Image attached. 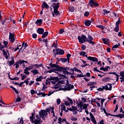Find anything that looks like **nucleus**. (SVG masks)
Here are the masks:
<instances>
[{"mask_svg": "<svg viewBox=\"0 0 124 124\" xmlns=\"http://www.w3.org/2000/svg\"><path fill=\"white\" fill-rule=\"evenodd\" d=\"M78 39L80 44H83V43L87 42V36L85 35H82L81 36H78Z\"/></svg>", "mask_w": 124, "mask_h": 124, "instance_id": "nucleus-1", "label": "nucleus"}, {"mask_svg": "<svg viewBox=\"0 0 124 124\" xmlns=\"http://www.w3.org/2000/svg\"><path fill=\"white\" fill-rule=\"evenodd\" d=\"M88 4H90V7H98L99 6V3L94 1L93 0H89Z\"/></svg>", "mask_w": 124, "mask_h": 124, "instance_id": "nucleus-2", "label": "nucleus"}, {"mask_svg": "<svg viewBox=\"0 0 124 124\" xmlns=\"http://www.w3.org/2000/svg\"><path fill=\"white\" fill-rule=\"evenodd\" d=\"M87 42H88V43H90V44H93V45H94L95 44V43L94 42H93V38L90 35V34H88V37L87 38H86Z\"/></svg>", "mask_w": 124, "mask_h": 124, "instance_id": "nucleus-3", "label": "nucleus"}, {"mask_svg": "<svg viewBox=\"0 0 124 124\" xmlns=\"http://www.w3.org/2000/svg\"><path fill=\"white\" fill-rule=\"evenodd\" d=\"M9 39L11 43H13L15 41V34L9 32Z\"/></svg>", "mask_w": 124, "mask_h": 124, "instance_id": "nucleus-4", "label": "nucleus"}, {"mask_svg": "<svg viewBox=\"0 0 124 124\" xmlns=\"http://www.w3.org/2000/svg\"><path fill=\"white\" fill-rule=\"evenodd\" d=\"M53 10L56 11V10H58L59 8L60 7V2H57V3H53L52 5Z\"/></svg>", "mask_w": 124, "mask_h": 124, "instance_id": "nucleus-5", "label": "nucleus"}, {"mask_svg": "<svg viewBox=\"0 0 124 124\" xmlns=\"http://www.w3.org/2000/svg\"><path fill=\"white\" fill-rule=\"evenodd\" d=\"M112 85V84L111 83H108L107 85H106V86H104L105 91H112V88H113Z\"/></svg>", "mask_w": 124, "mask_h": 124, "instance_id": "nucleus-6", "label": "nucleus"}, {"mask_svg": "<svg viewBox=\"0 0 124 124\" xmlns=\"http://www.w3.org/2000/svg\"><path fill=\"white\" fill-rule=\"evenodd\" d=\"M56 53L55 55H64V51L61 48H56Z\"/></svg>", "mask_w": 124, "mask_h": 124, "instance_id": "nucleus-7", "label": "nucleus"}, {"mask_svg": "<svg viewBox=\"0 0 124 124\" xmlns=\"http://www.w3.org/2000/svg\"><path fill=\"white\" fill-rule=\"evenodd\" d=\"M49 66L50 67H51L52 68H53V69L55 70L56 71H58V68L59 67L60 65L57 64H53V63H50L49 64Z\"/></svg>", "mask_w": 124, "mask_h": 124, "instance_id": "nucleus-8", "label": "nucleus"}, {"mask_svg": "<svg viewBox=\"0 0 124 124\" xmlns=\"http://www.w3.org/2000/svg\"><path fill=\"white\" fill-rule=\"evenodd\" d=\"M88 60L89 61H91L92 62H98V59L94 57L89 56L88 57Z\"/></svg>", "mask_w": 124, "mask_h": 124, "instance_id": "nucleus-9", "label": "nucleus"}, {"mask_svg": "<svg viewBox=\"0 0 124 124\" xmlns=\"http://www.w3.org/2000/svg\"><path fill=\"white\" fill-rule=\"evenodd\" d=\"M66 91H71V90L74 89V85L72 84H69V86L64 88Z\"/></svg>", "mask_w": 124, "mask_h": 124, "instance_id": "nucleus-10", "label": "nucleus"}, {"mask_svg": "<svg viewBox=\"0 0 124 124\" xmlns=\"http://www.w3.org/2000/svg\"><path fill=\"white\" fill-rule=\"evenodd\" d=\"M57 71L59 72H62V71L63 73H64V72H65L66 71L65 67L59 66V67H58L57 68Z\"/></svg>", "mask_w": 124, "mask_h": 124, "instance_id": "nucleus-11", "label": "nucleus"}, {"mask_svg": "<svg viewBox=\"0 0 124 124\" xmlns=\"http://www.w3.org/2000/svg\"><path fill=\"white\" fill-rule=\"evenodd\" d=\"M35 93H36L37 95H39L40 97H45V96H46V93H45L39 92V93H37V91H35Z\"/></svg>", "mask_w": 124, "mask_h": 124, "instance_id": "nucleus-12", "label": "nucleus"}, {"mask_svg": "<svg viewBox=\"0 0 124 124\" xmlns=\"http://www.w3.org/2000/svg\"><path fill=\"white\" fill-rule=\"evenodd\" d=\"M47 80L49 81H59V77H52V76H50V78H47Z\"/></svg>", "mask_w": 124, "mask_h": 124, "instance_id": "nucleus-13", "label": "nucleus"}, {"mask_svg": "<svg viewBox=\"0 0 124 124\" xmlns=\"http://www.w3.org/2000/svg\"><path fill=\"white\" fill-rule=\"evenodd\" d=\"M36 31L39 34H43V33H44V29L39 28L37 29Z\"/></svg>", "mask_w": 124, "mask_h": 124, "instance_id": "nucleus-14", "label": "nucleus"}, {"mask_svg": "<svg viewBox=\"0 0 124 124\" xmlns=\"http://www.w3.org/2000/svg\"><path fill=\"white\" fill-rule=\"evenodd\" d=\"M42 23H43V20L42 19H37L35 22V24H36L37 26H41Z\"/></svg>", "mask_w": 124, "mask_h": 124, "instance_id": "nucleus-15", "label": "nucleus"}, {"mask_svg": "<svg viewBox=\"0 0 124 124\" xmlns=\"http://www.w3.org/2000/svg\"><path fill=\"white\" fill-rule=\"evenodd\" d=\"M84 24L86 27H90L91 25L92 24V21L90 20H86V21H85Z\"/></svg>", "mask_w": 124, "mask_h": 124, "instance_id": "nucleus-16", "label": "nucleus"}, {"mask_svg": "<svg viewBox=\"0 0 124 124\" xmlns=\"http://www.w3.org/2000/svg\"><path fill=\"white\" fill-rule=\"evenodd\" d=\"M39 114V117H45V110L41 109Z\"/></svg>", "mask_w": 124, "mask_h": 124, "instance_id": "nucleus-17", "label": "nucleus"}, {"mask_svg": "<svg viewBox=\"0 0 124 124\" xmlns=\"http://www.w3.org/2000/svg\"><path fill=\"white\" fill-rule=\"evenodd\" d=\"M11 61H10L9 62V66H11L12 65H13L14 63H15V62L14 61V58L12 57L11 58Z\"/></svg>", "mask_w": 124, "mask_h": 124, "instance_id": "nucleus-18", "label": "nucleus"}, {"mask_svg": "<svg viewBox=\"0 0 124 124\" xmlns=\"http://www.w3.org/2000/svg\"><path fill=\"white\" fill-rule=\"evenodd\" d=\"M31 72L32 73L34 76L38 74V73H39L38 72V70H37V69L32 70V71H31Z\"/></svg>", "mask_w": 124, "mask_h": 124, "instance_id": "nucleus-19", "label": "nucleus"}, {"mask_svg": "<svg viewBox=\"0 0 124 124\" xmlns=\"http://www.w3.org/2000/svg\"><path fill=\"white\" fill-rule=\"evenodd\" d=\"M42 121H41V119H35L34 120V124H39L42 123Z\"/></svg>", "mask_w": 124, "mask_h": 124, "instance_id": "nucleus-20", "label": "nucleus"}, {"mask_svg": "<svg viewBox=\"0 0 124 124\" xmlns=\"http://www.w3.org/2000/svg\"><path fill=\"white\" fill-rule=\"evenodd\" d=\"M110 80H112V79L109 78H105L102 79V81L105 82V83H106V82H110Z\"/></svg>", "mask_w": 124, "mask_h": 124, "instance_id": "nucleus-21", "label": "nucleus"}, {"mask_svg": "<svg viewBox=\"0 0 124 124\" xmlns=\"http://www.w3.org/2000/svg\"><path fill=\"white\" fill-rule=\"evenodd\" d=\"M112 117H117L118 118H120V119H123V118H124V114H119L118 115H112Z\"/></svg>", "mask_w": 124, "mask_h": 124, "instance_id": "nucleus-22", "label": "nucleus"}, {"mask_svg": "<svg viewBox=\"0 0 124 124\" xmlns=\"http://www.w3.org/2000/svg\"><path fill=\"white\" fill-rule=\"evenodd\" d=\"M96 28H99V29H100L102 31H103V30H104L105 29H106V30H107V28L105 27V26H103V25H96Z\"/></svg>", "mask_w": 124, "mask_h": 124, "instance_id": "nucleus-23", "label": "nucleus"}, {"mask_svg": "<svg viewBox=\"0 0 124 124\" xmlns=\"http://www.w3.org/2000/svg\"><path fill=\"white\" fill-rule=\"evenodd\" d=\"M119 31H120V26L115 25V28H114L113 31L115 32H119Z\"/></svg>", "mask_w": 124, "mask_h": 124, "instance_id": "nucleus-24", "label": "nucleus"}, {"mask_svg": "<svg viewBox=\"0 0 124 124\" xmlns=\"http://www.w3.org/2000/svg\"><path fill=\"white\" fill-rule=\"evenodd\" d=\"M42 79H46V77L43 78V76H40L38 78L36 79V82H41Z\"/></svg>", "mask_w": 124, "mask_h": 124, "instance_id": "nucleus-25", "label": "nucleus"}, {"mask_svg": "<svg viewBox=\"0 0 124 124\" xmlns=\"http://www.w3.org/2000/svg\"><path fill=\"white\" fill-rule=\"evenodd\" d=\"M48 31L44 32V33L42 34L43 35H42V38H45V37L48 35Z\"/></svg>", "mask_w": 124, "mask_h": 124, "instance_id": "nucleus-26", "label": "nucleus"}, {"mask_svg": "<svg viewBox=\"0 0 124 124\" xmlns=\"http://www.w3.org/2000/svg\"><path fill=\"white\" fill-rule=\"evenodd\" d=\"M102 40L103 43L106 44V45H107V44H108V41H109V39L103 38L102 39Z\"/></svg>", "mask_w": 124, "mask_h": 124, "instance_id": "nucleus-27", "label": "nucleus"}, {"mask_svg": "<svg viewBox=\"0 0 124 124\" xmlns=\"http://www.w3.org/2000/svg\"><path fill=\"white\" fill-rule=\"evenodd\" d=\"M43 4L44 6L45 7V8H46V9H48V8H50V6H49L48 5V4L46 3V2H45V1H44L43 2Z\"/></svg>", "mask_w": 124, "mask_h": 124, "instance_id": "nucleus-28", "label": "nucleus"}, {"mask_svg": "<svg viewBox=\"0 0 124 124\" xmlns=\"http://www.w3.org/2000/svg\"><path fill=\"white\" fill-rule=\"evenodd\" d=\"M57 71H56V70L52 69H50L49 71H47L46 72L47 73H52V72H54V73H58V72H56Z\"/></svg>", "mask_w": 124, "mask_h": 124, "instance_id": "nucleus-29", "label": "nucleus"}, {"mask_svg": "<svg viewBox=\"0 0 124 124\" xmlns=\"http://www.w3.org/2000/svg\"><path fill=\"white\" fill-rule=\"evenodd\" d=\"M121 18L119 17V18L118 19V21L116 22L115 26H117L118 27H120V24H121Z\"/></svg>", "mask_w": 124, "mask_h": 124, "instance_id": "nucleus-30", "label": "nucleus"}, {"mask_svg": "<svg viewBox=\"0 0 124 124\" xmlns=\"http://www.w3.org/2000/svg\"><path fill=\"white\" fill-rule=\"evenodd\" d=\"M30 119L31 124H34V120H35V116H33V117H30Z\"/></svg>", "mask_w": 124, "mask_h": 124, "instance_id": "nucleus-31", "label": "nucleus"}, {"mask_svg": "<svg viewBox=\"0 0 124 124\" xmlns=\"http://www.w3.org/2000/svg\"><path fill=\"white\" fill-rule=\"evenodd\" d=\"M51 47H54V48H55V49H57V48H58L57 44H56V43L54 42L52 45H51Z\"/></svg>", "mask_w": 124, "mask_h": 124, "instance_id": "nucleus-32", "label": "nucleus"}, {"mask_svg": "<svg viewBox=\"0 0 124 124\" xmlns=\"http://www.w3.org/2000/svg\"><path fill=\"white\" fill-rule=\"evenodd\" d=\"M54 13L55 14L56 16H59L61 14L60 12L58 11V10H56L55 11H53Z\"/></svg>", "mask_w": 124, "mask_h": 124, "instance_id": "nucleus-33", "label": "nucleus"}, {"mask_svg": "<svg viewBox=\"0 0 124 124\" xmlns=\"http://www.w3.org/2000/svg\"><path fill=\"white\" fill-rule=\"evenodd\" d=\"M108 74H113V75H115L116 77H120V75L117 74V73L116 72H108Z\"/></svg>", "mask_w": 124, "mask_h": 124, "instance_id": "nucleus-34", "label": "nucleus"}, {"mask_svg": "<svg viewBox=\"0 0 124 124\" xmlns=\"http://www.w3.org/2000/svg\"><path fill=\"white\" fill-rule=\"evenodd\" d=\"M103 12H104V15H105L106 14H108V13H110V11H107L106 9H104L103 10Z\"/></svg>", "mask_w": 124, "mask_h": 124, "instance_id": "nucleus-35", "label": "nucleus"}, {"mask_svg": "<svg viewBox=\"0 0 124 124\" xmlns=\"http://www.w3.org/2000/svg\"><path fill=\"white\" fill-rule=\"evenodd\" d=\"M87 53H86L85 51H81L79 53L80 56H82V57H85V55H86Z\"/></svg>", "mask_w": 124, "mask_h": 124, "instance_id": "nucleus-36", "label": "nucleus"}, {"mask_svg": "<svg viewBox=\"0 0 124 124\" xmlns=\"http://www.w3.org/2000/svg\"><path fill=\"white\" fill-rule=\"evenodd\" d=\"M74 10H75L74 7H70L69 9V11L70 12H74Z\"/></svg>", "mask_w": 124, "mask_h": 124, "instance_id": "nucleus-37", "label": "nucleus"}, {"mask_svg": "<svg viewBox=\"0 0 124 124\" xmlns=\"http://www.w3.org/2000/svg\"><path fill=\"white\" fill-rule=\"evenodd\" d=\"M93 85H94V82H90L87 84V86L89 87H90V86L91 87L92 86H93Z\"/></svg>", "mask_w": 124, "mask_h": 124, "instance_id": "nucleus-38", "label": "nucleus"}, {"mask_svg": "<svg viewBox=\"0 0 124 124\" xmlns=\"http://www.w3.org/2000/svg\"><path fill=\"white\" fill-rule=\"evenodd\" d=\"M71 121H77V120H78V119H77V118H76V117H75L74 116H72L71 117Z\"/></svg>", "mask_w": 124, "mask_h": 124, "instance_id": "nucleus-39", "label": "nucleus"}, {"mask_svg": "<svg viewBox=\"0 0 124 124\" xmlns=\"http://www.w3.org/2000/svg\"><path fill=\"white\" fill-rule=\"evenodd\" d=\"M61 61L62 62H67V59L61 58Z\"/></svg>", "mask_w": 124, "mask_h": 124, "instance_id": "nucleus-40", "label": "nucleus"}, {"mask_svg": "<svg viewBox=\"0 0 124 124\" xmlns=\"http://www.w3.org/2000/svg\"><path fill=\"white\" fill-rule=\"evenodd\" d=\"M22 100V99L20 97H19V95H17V97L16 99V102H20Z\"/></svg>", "mask_w": 124, "mask_h": 124, "instance_id": "nucleus-41", "label": "nucleus"}, {"mask_svg": "<svg viewBox=\"0 0 124 124\" xmlns=\"http://www.w3.org/2000/svg\"><path fill=\"white\" fill-rule=\"evenodd\" d=\"M119 48V45H115L114 46H113L112 47V50H113V51H114L115 48Z\"/></svg>", "mask_w": 124, "mask_h": 124, "instance_id": "nucleus-42", "label": "nucleus"}, {"mask_svg": "<svg viewBox=\"0 0 124 124\" xmlns=\"http://www.w3.org/2000/svg\"><path fill=\"white\" fill-rule=\"evenodd\" d=\"M89 15H90V12L86 11L84 13V16H85V17H88Z\"/></svg>", "mask_w": 124, "mask_h": 124, "instance_id": "nucleus-43", "label": "nucleus"}, {"mask_svg": "<svg viewBox=\"0 0 124 124\" xmlns=\"http://www.w3.org/2000/svg\"><path fill=\"white\" fill-rule=\"evenodd\" d=\"M104 86H102V88H99L98 89H97V90L99 92H102L103 91V90H105L104 89Z\"/></svg>", "mask_w": 124, "mask_h": 124, "instance_id": "nucleus-44", "label": "nucleus"}, {"mask_svg": "<svg viewBox=\"0 0 124 124\" xmlns=\"http://www.w3.org/2000/svg\"><path fill=\"white\" fill-rule=\"evenodd\" d=\"M19 124H24V118H23V117H21L20 121H19V123H18Z\"/></svg>", "mask_w": 124, "mask_h": 124, "instance_id": "nucleus-45", "label": "nucleus"}, {"mask_svg": "<svg viewBox=\"0 0 124 124\" xmlns=\"http://www.w3.org/2000/svg\"><path fill=\"white\" fill-rule=\"evenodd\" d=\"M29 67H30L31 69H34V67H35V64H31L30 66Z\"/></svg>", "mask_w": 124, "mask_h": 124, "instance_id": "nucleus-46", "label": "nucleus"}, {"mask_svg": "<svg viewBox=\"0 0 124 124\" xmlns=\"http://www.w3.org/2000/svg\"><path fill=\"white\" fill-rule=\"evenodd\" d=\"M97 87L94 85L90 86V91H93V89H96Z\"/></svg>", "mask_w": 124, "mask_h": 124, "instance_id": "nucleus-47", "label": "nucleus"}, {"mask_svg": "<svg viewBox=\"0 0 124 124\" xmlns=\"http://www.w3.org/2000/svg\"><path fill=\"white\" fill-rule=\"evenodd\" d=\"M81 48L82 49V50H86V49H87V46L85 45H82L81 46Z\"/></svg>", "mask_w": 124, "mask_h": 124, "instance_id": "nucleus-48", "label": "nucleus"}, {"mask_svg": "<svg viewBox=\"0 0 124 124\" xmlns=\"http://www.w3.org/2000/svg\"><path fill=\"white\" fill-rule=\"evenodd\" d=\"M62 119L61 118V117H59L58 119V124H62Z\"/></svg>", "mask_w": 124, "mask_h": 124, "instance_id": "nucleus-49", "label": "nucleus"}, {"mask_svg": "<svg viewBox=\"0 0 124 124\" xmlns=\"http://www.w3.org/2000/svg\"><path fill=\"white\" fill-rule=\"evenodd\" d=\"M53 93H54V92H51V91H49L48 92V93L47 94H46V95H47V96H50V95H51V94H53Z\"/></svg>", "mask_w": 124, "mask_h": 124, "instance_id": "nucleus-50", "label": "nucleus"}, {"mask_svg": "<svg viewBox=\"0 0 124 124\" xmlns=\"http://www.w3.org/2000/svg\"><path fill=\"white\" fill-rule=\"evenodd\" d=\"M64 32V30L63 29H61L59 30V34H62V33H63Z\"/></svg>", "mask_w": 124, "mask_h": 124, "instance_id": "nucleus-51", "label": "nucleus"}, {"mask_svg": "<svg viewBox=\"0 0 124 124\" xmlns=\"http://www.w3.org/2000/svg\"><path fill=\"white\" fill-rule=\"evenodd\" d=\"M24 73L26 75H30V72L26 70H24Z\"/></svg>", "mask_w": 124, "mask_h": 124, "instance_id": "nucleus-52", "label": "nucleus"}, {"mask_svg": "<svg viewBox=\"0 0 124 124\" xmlns=\"http://www.w3.org/2000/svg\"><path fill=\"white\" fill-rule=\"evenodd\" d=\"M32 37L34 39H35L37 37V34L36 33H33L32 34Z\"/></svg>", "mask_w": 124, "mask_h": 124, "instance_id": "nucleus-53", "label": "nucleus"}, {"mask_svg": "<svg viewBox=\"0 0 124 124\" xmlns=\"http://www.w3.org/2000/svg\"><path fill=\"white\" fill-rule=\"evenodd\" d=\"M67 99H68V100H69L70 101V104H71V105L73 104V101L72 100V99H71L69 97H67Z\"/></svg>", "mask_w": 124, "mask_h": 124, "instance_id": "nucleus-54", "label": "nucleus"}, {"mask_svg": "<svg viewBox=\"0 0 124 124\" xmlns=\"http://www.w3.org/2000/svg\"><path fill=\"white\" fill-rule=\"evenodd\" d=\"M6 20H7V19H6V18H5L4 20L1 19V24L4 25V23H5V21H6Z\"/></svg>", "mask_w": 124, "mask_h": 124, "instance_id": "nucleus-55", "label": "nucleus"}, {"mask_svg": "<svg viewBox=\"0 0 124 124\" xmlns=\"http://www.w3.org/2000/svg\"><path fill=\"white\" fill-rule=\"evenodd\" d=\"M2 51L3 52V55L4 56H7V53H6V51H5V49H3Z\"/></svg>", "mask_w": 124, "mask_h": 124, "instance_id": "nucleus-56", "label": "nucleus"}, {"mask_svg": "<svg viewBox=\"0 0 124 124\" xmlns=\"http://www.w3.org/2000/svg\"><path fill=\"white\" fill-rule=\"evenodd\" d=\"M64 103H65V105H66V106H70V103H69V102H68L66 101H64Z\"/></svg>", "mask_w": 124, "mask_h": 124, "instance_id": "nucleus-57", "label": "nucleus"}, {"mask_svg": "<svg viewBox=\"0 0 124 124\" xmlns=\"http://www.w3.org/2000/svg\"><path fill=\"white\" fill-rule=\"evenodd\" d=\"M108 68L110 69V66H107L104 69V71H108Z\"/></svg>", "mask_w": 124, "mask_h": 124, "instance_id": "nucleus-58", "label": "nucleus"}, {"mask_svg": "<svg viewBox=\"0 0 124 124\" xmlns=\"http://www.w3.org/2000/svg\"><path fill=\"white\" fill-rule=\"evenodd\" d=\"M88 105H89V104H84V105H83V109H87L88 108Z\"/></svg>", "mask_w": 124, "mask_h": 124, "instance_id": "nucleus-59", "label": "nucleus"}, {"mask_svg": "<svg viewBox=\"0 0 124 124\" xmlns=\"http://www.w3.org/2000/svg\"><path fill=\"white\" fill-rule=\"evenodd\" d=\"M31 95H33V94H34L35 93V91H34V90L32 89L31 91Z\"/></svg>", "mask_w": 124, "mask_h": 124, "instance_id": "nucleus-60", "label": "nucleus"}, {"mask_svg": "<svg viewBox=\"0 0 124 124\" xmlns=\"http://www.w3.org/2000/svg\"><path fill=\"white\" fill-rule=\"evenodd\" d=\"M120 75L121 77H124V71L120 72Z\"/></svg>", "mask_w": 124, "mask_h": 124, "instance_id": "nucleus-61", "label": "nucleus"}, {"mask_svg": "<svg viewBox=\"0 0 124 124\" xmlns=\"http://www.w3.org/2000/svg\"><path fill=\"white\" fill-rule=\"evenodd\" d=\"M62 74H66V75H70L71 74V73L68 72L67 71H66L65 72L62 73Z\"/></svg>", "mask_w": 124, "mask_h": 124, "instance_id": "nucleus-62", "label": "nucleus"}, {"mask_svg": "<svg viewBox=\"0 0 124 124\" xmlns=\"http://www.w3.org/2000/svg\"><path fill=\"white\" fill-rule=\"evenodd\" d=\"M61 99L60 98L58 99L57 101V105L61 104Z\"/></svg>", "mask_w": 124, "mask_h": 124, "instance_id": "nucleus-63", "label": "nucleus"}, {"mask_svg": "<svg viewBox=\"0 0 124 124\" xmlns=\"http://www.w3.org/2000/svg\"><path fill=\"white\" fill-rule=\"evenodd\" d=\"M19 78L18 77H16L14 78H13L12 79H11L12 80H19Z\"/></svg>", "mask_w": 124, "mask_h": 124, "instance_id": "nucleus-64", "label": "nucleus"}]
</instances>
